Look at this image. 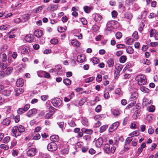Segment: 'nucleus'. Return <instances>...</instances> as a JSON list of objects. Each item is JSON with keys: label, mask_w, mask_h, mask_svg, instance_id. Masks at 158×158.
<instances>
[{"label": "nucleus", "mask_w": 158, "mask_h": 158, "mask_svg": "<svg viewBox=\"0 0 158 158\" xmlns=\"http://www.w3.org/2000/svg\"><path fill=\"white\" fill-rule=\"evenodd\" d=\"M12 135L15 137H17L20 135L22 133L25 131V128L23 126L20 125L19 127L15 126L12 129Z\"/></svg>", "instance_id": "nucleus-1"}, {"label": "nucleus", "mask_w": 158, "mask_h": 158, "mask_svg": "<svg viewBox=\"0 0 158 158\" xmlns=\"http://www.w3.org/2000/svg\"><path fill=\"white\" fill-rule=\"evenodd\" d=\"M117 146V145L114 143L112 145V147H110L108 144H106L104 145L103 148L106 154L113 153L116 150Z\"/></svg>", "instance_id": "nucleus-2"}, {"label": "nucleus", "mask_w": 158, "mask_h": 158, "mask_svg": "<svg viewBox=\"0 0 158 158\" xmlns=\"http://www.w3.org/2000/svg\"><path fill=\"white\" fill-rule=\"evenodd\" d=\"M135 80L137 81L138 84L140 85H145L147 82L145 76L144 75H139L135 77Z\"/></svg>", "instance_id": "nucleus-3"}, {"label": "nucleus", "mask_w": 158, "mask_h": 158, "mask_svg": "<svg viewBox=\"0 0 158 158\" xmlns=\"http://www.w3.org/2000/svg\"><path fill=\"white\" fill-rule=\"evenodd\" d=\"M51 102L54 106L59 107L62 105V101L59 98H56L52 99Z\"/></svg>", "instance_id": "nucleus-4"}, {"label": "nucleus", "mask_w": 158, "mask_h": 158, "mask_svg": "<svg viewBox=\"0 0 158 158\" xmlns=\"http://www.w3.org/2000/svg\"><path fill=\"white\" fill-rule=\"evenodd\" d=\"M36 148L34 147L27 148L26 151L27 156H33L36 153Z\"/></svg>", "instance_id": "nucleus-5"}, {"label": "nucleus", "mask_w": 158, "mask_h": 158, "mask_svg": "<svg viewBox=\"0 0 158 158\" xmlns=\"http://www.w3.org/2000/svg\"><path fill=\"white\" fill-rule=\"evenodd\" d=\"M57 147L56 143L52 142L48 144L47 149L48 151H55L57 149Z\"/></svg>", "instance_id": "nucleus-6"}, {"label": "nucleus", "mask_w": 158, "mask_h": 158, "mask_svg": "<svg viewBox=\"0 0 158 158\" xmlns=\"http://www.w3.org/2000/svg\"><path fill=\"white\" fill-rule=\"evenodd\" d=\"M119 125V123L118 122H116L112 124L110 127L109 129V131L110 132H113L115 130Z\"/></svg>", "instance_id": "nucleus-7"}, {"label": "nucleus", "mask_w": 158, "mask_h": 158, "mask_svg": "<svg viewBox=\"0 0 158 158\" xmlns=\"http://www.w3.org/2000/svg\"><path fill=\"white\" fill-rule=\"evenodd\" d=\"M52 111H50L49 112L47 113L45 115L44 117L46 119H49L54 114L56 109L53 107H52Z\"/></svg>", "instance_id": "nucleus-8"}, {"label": "nucleus", "mask_w": 158, "mask_h": 158, "mask_svg": "<svg viewBox=\"0 0 158 158\" xmlns=\"http://www.w3.org/2000/svg\"><path fill=\"white\" fill-rule=\"evenodd\" d=\"M37 113L36 109L33 108L29 110L27 113V115L29 117L35 115Z\"/></svg>", "instance_id": "nucleus-9"}, {"label": "nucleus", "mask_w": 158, "mask_h": 158, "mask_svg": "<svg viewBox=\"0 0 158 158\" xmlns=\"http://www.w3.org/2000/svg\"><path fill=\"white\" fill-rule=\"evenodd\" d=\"M103 142V139L101 137L99 138L96 141V145L98 148L100 147L102 144Z\"/></svg>", "instance_id": "nucleus-10"}, {"label": "nucleus", "mask_w": 158, "mask_h": 158, "mask_svg": "<svg viewBox=\"0 0 158 158\" xmlns=\"http://www.w3.org/2000/svg\"><path fill=\"white\" fill-rule=\"evenodd\" d=\"M58 7V5L53 4L48 6V9L50 11H53L57 10Z\"/></svg>", "instance_id": "nucleus-11"}, {"label": "nucleus", "mask_w": 158, "mask_h": 158, "mask_svg": "<svg viewBox=\"0 0 158 158\" xmlns=\"http://www.w3.org/2000/svg\"><path fill=\"white\" fill-rule=\"evenodd\" d=\"M34 37L31 34L27 35L25 37V40L26 41L28 42H31L33 41Z\"/></svg>", "instance_id": "nucleus-12"}, {"label": "nucleus", "mask_w": 158, "mask_h": 158, "mask_svg": "<svg viewBox=\"0 0 158 158\" xmlns=\"http://www.w3.org/2000/svg\"><path fill=\"white\" fill-rule=\"evenodd\" d=\"M10 118H7L2 121L1 124L4 125L8 126L10 123Z\"/></svg>", "instance_id": "nucleus-13"}, {"label": "nucleus", "mask_w": 158, "mask_h": 158, "mask_svg": "<svg viewBox=\"0 0 158 158\" xmlns=\"http://www.w3.org/2000/svg\"><path fill=\"white\" fill-rule=\"evenodd\" d=\"M16 85L17 87H22L23 85V81L22 78L18 79L16 82Z\"/></svg>", "instance_id": "nucleus-14"}, {"label": "nucleus", "mask_w": 158, "mask_h": 158, "mask_svg": "<svg viewBox=\"0 0 158 158\" xmlns=\"http://www.w3.org/2000/svg\"><path fill=\"white\" fill-rule=\"evenodd\" d=\"M13 68L12 67H7L4 71L5 74L9 75L12 72Z\"/></svg>", "instance_id": "nucleus-15"}, {"label": "nucleus", "mask_w": 158, "mask_h": 158, "mask_svg": "<svg viewBox=\"0 0 158 158\" xmlns=\"http://www.w3.org/2000/svg\"><path fill=\"white\" fill-rule=\"evenodd\" d=\"M55 71L56 72L58 75H61L62 74V69L61 66L60 65H57L55 67Z\"/></svg>", "instance_id": "nucleus-16"}, {"label": "nucleus", "mask_w": 158, "mask_h": 158, "mask_svg": "<svg viewBox=\"0 0 158 158\" xmlns=\"http://www.w3.org/2000/svg\"><path fill=\"white\" fill-rule=\"evenodd\" d=\"M102 19V16L101 15L97 14L95 15L94 19L96 22L97 23H100Z\"/></svg>", "instance_id": "nucleus-17"}, {"label": "nucleus", "mask_w": 158, "mask_h": 158, "mask_svg": "<svg viewBox=\"0 0 158 158\" xmlns=\"http://www.w3.org/2000/svg\"><path fill=\"white\" fill-rule=\"evenodd\" d=\"M85 56L84 55H79L77 57V61L80 63H82L85 61Z\"/></svg>", "instance_id": "nucleus-18"}, {"label": "nucleus", "mask_w": 158, "mask_h": 158, "mask_svg": "<svg viewBox=\"0 0 158 158\" xmlns=\"http://www.w3.org/2000/svg\"><path fill=\"white\" fill-rule=\"evenodd\" d=\"M34 35L37 37H40L42 35V31L40 30H36L34 32Z\"/></svg>", "instance_id": "nucleus-19"}, {"label": "nucleus", "mask_w": 158, "mask_h": 158, "mask_svg": "<svg viewBox=\"0 0 158 158\" xmlns=\"http://www.w3.org/2000/svg\"><path fill=\"white\" fill-rule=\"evenodd\" d=\"M50 139L53 142H57L59 139V136L57 135H53L50 136Z\"/></svg>", "instance_id": "nucleus-20"}, {"label": "nucleus", "mask_w": 158, "mask_h": 158, "mask_svg": "<svg viewBox=\"0 0 158 158\" xmlns=\"http://www.w3.org/2000/svg\"><path fill=\"white\" fill-rule=\"evenodd\" d=\"M125 18L127 20H131L133 17L132 14L130 12H127L124 14Z\"/></svg>", "instance_id": "nucleus-21"}, {"label": "nucleus", "mask_w": 158, "mask_h": 158, "mask_svg": "<svg viewBox=\"0 0 158 158\" xmlns=\"http://www.w3.org/2000/svg\"><path fill=\"white\" fill-rule=\"evenodd\" d=\"M24 90L22 88H17L15 90V96H19L20 94H22Z\"/></svg>", "instance_id": "nucleus-22"}, {"label": "nucleus", "mask_w": 158, "mask_h": 158, "mask_svg": "<svg viewBox=\"0 0 158 158\" xmlns=\"http://www.w3.org/2000/svg\"><path fill=\"white\" fill-rule=\"evenodd\" d=\"M138 97V94L136 92H134L132 93L130 98L131 101L135 100Z\"/></svg>", "instance_id": "nucleus-23"}, {"label": "nucleus", "mask_w": 158, "mask_h": 158, "mask_svg": "<svg viewBox=\"0 0 158 158\" xmlns=\"http://www.w3.org/2000/svg\"><path fill=\"white\" fill-rule=\"evenodd\" d=\"M71 43L73 46L77 47H79L81 44V43L76 40H72Z\"/></svg>", "instance_id": "nucleus-24"}, {"label": "nucleus", "mask_w": 158, "mask_h": 158, "mask_svg": "<svg viewBox=\"0 0 158 158\" xmlns=\"http://www.w3.org/2000/svg\"><path fill=\"white\" fill-rule=\"evenodd\" d=\"M81 122L83 125L85 126L86 127L88 126L89 125L88 120L85 118H82L81 120Z\"/></svg>", "instance_id": "nucleus-25"}, {"label": "nucleus", "mask_w": 158, "mask_h": 158, "mask_svg": "<svg viewBox=\"0 0 158 158\" xmlns=\"http://www.w3.org/2000/svg\"><path fill=\"white\" fill-rule=\"evenodd\" d=\"M151 103L152 101L151 100H149L148 99L146 98H145L143 99V103L145 106H148L151 104Z\"/></svg>", "instance_id": "nucleus-26"}, {"label": "nucleus", "mask_w": 158, "mask_h": 158, "mask_svg": "<svg viewBox=\"0 0 158 158\" xmlns=\"http://www.w3.org/2000/svg\"><path fill=\"white\" fill-rule=\"evenodd\" d=\"M82 131H84V132L87 134L91 135L92 134L93 131L91 129H85L83 128L81 129Z\"/></svg>", "instance_id": "nucleus-27"}, {"label": "nucleus", "mask_w": 158, "mask_h": 158, "mask_svg": "<svg viewBox=\"0 0 158 158\" xmlns=\"http://www.w3.org/2000/svg\"><path fill=\"white\" fill-rule=\"evenodd\" d=\"M8 67L7 63L1 62L0 63V68L1 69L4 70Z\"/></svg>", "instance_id": "nucleus-28"}, {"label": "nucleus", "mask_w": 158, "mask_h": 158, "mask_svg": "<svg viewBox=\"0 0 158 158\" xmlns=\"http://www.w3.org/2000/svg\"><path fill=\"white\" fill-rule=\"evenodd\" d=\"M44 7V6L43 5L40 6L36 8L35 10V13H38L40 12L42 9Z\"/></svg>", "instance_id": "nucleus-29"}, {"label": "nucleus", "mask_w": 158, "mask_h": 158, "mask_svg": "<svg viewBox=\"0 0 158 158\" xmlns=\"http://www.w3.org/2000/svg\"><path fill=\"white\" fill-rule=\"evenodd\" d=\"M126 44L131 45L134 42V40L133 39L131 38H126Z\"/></svg>", "instance_id": "nucleus-30"}, {"label": "nucleus", "mask_w": 158, "mask_h": 158, "mask_svg": "<svg viewBox=\"0 0 158 158\" xmlns=\"http://www.w3.org/2000/svg\"><path fill=\"white\" fill-rule=\"evenodd\" d=\"M114 61L113 59L110 58L108 59L107 61V64L109 67H112L114 65Z\"/></svg>", "instance_id": "nucleus-31"}, {"label": "nucleus", "mask_w": 158, "mask_h": 158, "mask_svg": "<svg viewBox=\"0 0 158 158\" xmlns=\"http://www.w3.org/2000/svg\"><path fill=\"white\" fill-rule=\"evenodd\" d=\"M11 92L10 90L9 89H6L4 90V91H3L2 94L4 96H8L10 94Z\"/></svg>", "instance_id": "nucleus-32"}, {"label": "nucleus", "mask_w": 158, "mask_h": 158, "mask_svg": "<svg viewBox=\"0 0 158 158\" xmlns=\"http://www.w3.org/2000/svg\"><path fill=\"white\" fill-rule=\"evenodd\" d=\"M87 100V98L84 97L82 98L79 102V105L81 106L83 105Z\"/></svg>", "instance_id": "nucleus-33"}, {"label": "nucleus", "mask_w": 158, "mask_h": 158, "mask_svg": "<svg viewBox=\"0 0 158 158\" xmlns=\"http://www.w3.org/2000/svg\"><path fill=\"white\" fill-rule=\"evenodd\" d=\"M29 48L27 47H25L22 48L21 51L22 53L25 54L28 52Z\"/></svg>", "instance_id": "nucleus-34"}, {"label": "nucleus", "mask_w": 158, "mask_h": 158, "mask_svg": "<svg viewBox=\"0 0 158 158\" xmlns=\"http://www.w3.org/2000/svg\"><path fill=\"white\" fill-rule=\"evenodd\" d=\"M140 89L142 92L145 93H148L149 91V90L148 89L144 86L141 87Z\"/></svg>", "instance_id": "nucleus-35"}, {"label": "nucleus", "mask_w": 158, "mask_h": 158, "mask_svg": "<svg viewBox=\"0 0 158 158\" xmlns=\"http://www.w3.org/2000/svg\"><path fill=\"white\" fill-rule=\"evenodd\" d=\"M10 116L12 118H15V122L16 123H18L20 120V116L19 115H17L15 117L13 115H12V116Z\"/></svg>", "instance_id": "nucleus-36"}, {"label": "nucleus", "mask_w": 158, "mask_h": 158, "mask_svg": "<svg viewBox=\"0 0 158 158\" xmlns=\"http://www.w3.org/2000/svg\"><path fill=\"white\" fill-rule=\"evenodd\" d=\"M126 50L127 53L131 54H132L134 51L132 48L130 46H128L127 48H126Z\"/></svg>", "instance_id": "nucleus-37"}, {"label": "nucleus", "mask_w": 158, "mask_h": 158, "mask_svg": "<svg viewBox=\"0 0 158 158\" xmlns=\"http://www.w3.org/2000/svg\"><path fill=\"white\" fill-rule=\"evenodd\" d=\"M127 60L126 56H123L120 57L119 58V61L121 63H124Z\"/></svg>", "instance_id": "nucleus-38"}, {"label": "nucleus", "mask_w": 158, "mask_h": 158, "mask_svg": "<svg viewBox=\"0 0 158 158\" xmlns=\"http://www.w3.org/2000/svg\"><path fill=\"white\" fill-rule=\"evenodd\" d=\"M64 83L66 85H69L71 84V81L68 78L64 79Z\"/></svg>", "instance_id": "nucleus-39"}, {"label": "nucleus", "mask_w": 158, "mask_h": 158, "mask_svg": "<svg viewBox=\"0 0 158 158\" xmlns=\"http://www.w3.org/2000/svg\"><path fill=\"white\" fill-rule=\"evenodd\" d=\"M62 153L64 154H67L69 152V149L67 146L64 149H61Z\"/></svg>", "instance_id": "nucleus-40"}, {"label": "nucleus", "mask_w": 158, "mask_h": 158, "mask_svg": "<svg viewBox=\"0 0 158 158\" xmlns=\"http://www.w3.org/2000/svg\"><path fill=\"white\" fill-rule=\"evenodd\" d=\"M91 61L94 64H97L99 62V60L97 57L93 58Z\"/></svg>", "instance_id": "nucleus-41"}, {"label": "nucleus", "mask_w": 158, "mask_h": 158, "mask_svg": "<svg viewBox=\"0 0 158 158\" xmlns=\"http://www.w3.org/2000/svg\"><path fill=\"white\" fill-rule=\"evenodd\" d=\"M84 11L86 13H89L91 11V8L88 6H85L84 7Z\"/></svg>", "instance_id": "nucleus-42"}, {"label": "nucleus", "mask_w": 158, "mask_h": 158, "mask_svg": "<svg viewBox=\"0 0 158 158\" xmlns=\"http://www.w3.org/2000/svg\"><path fill=\"white\" fill-rule=\"evenodd\" d=\"M108 126L106 125H103L100 128V133L103 132L107 128Z\"/></svg>", "instance_id": "nucleus-43"}, {"label": "nucleus", "mask_w": 158, "mask_h": 158, "mask_svg": "<svg viewBox=\"0 0 158 158\" xmlns=\"http://www.w3.org/2000/svg\"><path fill=\"white\" fill-rule=\"evenodd\" d=\"M139 135V132L137 131H134L130 134V135L131 137L137 136Z\"/></svg>", "instance_id": "nucleus-44"}, {"label": "nucleus", "mask_w": 158, "mask_h": 158, "mask_svg": "<svg viewBox=\"0 0 158 158\" xmlns=\"http://www.w3.org/2000/svg\"><path fill=\"white\" fill-rule=\"evenodd\" d=\"M123 68V66L121 64H119L117 67L116 68L117 70V73L118 74L122 70Z\"/></svg>", "instance_id": "nucleus-45"}, {"label": "nucleus", "mask_w": 158, "mask_h": 158, "mask_svg": "<svg viewBox=\"0 0 158 158\" xmlns=\"http://www.w3.org/2000/svg\"><path fill=\"white\" fill-rule=\"evenodd\" d=\"M95 78L94 77H89L85 79V82L86 83H89L93 81L94 79Z\"/></svg>", "instance_id": "nucleus-46"}, {"label": "nucleus", "mask_w": 158, "mask_h": 158, "mask_svg": "<svg viewBox=\"0 0 158 158\" xmlns=\"http://www.w3.org/2000/svg\"><path fill=\"white\" fill-rule=\"evenodd\" d=\"M40 135L39 133H37L33 136V139L34 140H37L40 139Z\"/></svg>", "instance_id": "nucleus-47"}, {"label": "nucleus", "mask_w": 158, "mask_h": 158, "mask_svg": "<svg viewBox=\"0 0 158 158\" xmlns=\"http://www.w3.org/2000/svg\"><path fill=\"white\" fill-rule=\"evenodd\" d=\"M9 27V25L6 24L0 26V30L4 31L6 30V28H8Z\"/></svg>", "instance_id": "nucleus-48"}, {"label": "nucleus", "mask_w": 158, "mask_h": 158, "mask_svg": "<svg viewBox=\"0 0 158 158\" xmlns=\"http://www.w3.org/2000/svg\"><path fill=\"white\" fill-rule=\"evenodd\" d=\"M157 16V14H156L154 13H151L148 16V17L149 19H153L155 17Z\"/></svg>", "instance_id": "nucleus-49"}, {"label": "nucleus", "mask_w": 158, "mask_h": 158, "mask_svg": "<svg viewBox=\"0 0 158 158\" xmlns=\"http://www.w3.org/2000/svg\"><path fill=\"white\" fill-rule=\"evenodd\" d=\"M1 148L5 150H7L9 149V146L5 144H2L0 145Z\"/></svg>", "instance_id": "nucleus-50"}, {"label": "nucleus", "mask_w": 158, "mask_h": 158, "mask_svg": "<svg viewBox=\"0 0 158 158\" xmlns=\"http://www.w3.org/2000/svg\"><path fill=\"white\" fill-rule=\"evenodd\" d=\"M120 113V112L118 110H115L113 111V114L114 116H118Z\"/></svg>", "instance_id": "nucleus-51"}, {"label": "nucleus", "mask_w": 158, "mask_h": 158, "mask_svg": "<svg viewBox=\"0 0 158 158\" xmlns=\"http://www.w3.org/2000/svg\"><path fill=\"white\" fill-rule=\"evenodd\" d=\"M133 37L136 40H137L139 38L138 32L136 31H135L132 34Z\"/></svg>", "instance_id": "nucleus-52"}, {"label": "nucleus", "mask_w": 158, "mask_h": 158, "mask_svg": "<svg viewBox=\"0 0 158 158\" xmlns=\"http://www.w3.org/2000/svg\"><path fill=\"white\" fill-rule=\"evenodd\" d=\"M156 32V31L155 30L152 29L149 31L150 36L152 37L154 35H155V33Z\"/></svg>", "instance_id": "nucleus-53"}, {"label": "nucleus", "mask_w": 158, "mask_h": 158, "mask_svg": "<svg viewBox=\"0 0 158 158\" xmlns=\"http://www.w3.org/2000/svg\"><path fill=\"white\" fill-rule=\"evenodd\" d=\"M155 110V107L153 105H151L149 107L148 110L149 112H153Z\"/></svg>", "instance_id": "nucleus-54"}, {"label": "nucleus", "mask_w": 158, "mask_h": 158, "mask_svg": "<svg viewBox=\"0 0 158 158\" xmlns=\"http://www.w3.org/2000/svg\"><path fill=\"white\" fill-rule=\"evenodd\" d=\"M122 34L121 32H118L115 34L116 37L117 39H120L122 37Z\"/></svg>", "instance_id": "nucleus-55"}, {"label": "nucleus", "mask_w": 158, "mask_h": 158, "mask_svg": "<svg viewBox=\"0 0 158 158\" xmlns=\"http://www.w3.org/2000/svg\"><path fill=\"white\" fill-rule=\"evenodd\" d=\"M134 1L135 0H126L125 2L127 6H129L132 4Z\"/></svg>", "instance_id": "nucleus-56"}, {"label": "nucleus", "mask_w": 158, "mask_h": 158, "mask_svg": "<svg viewBox=\"0 0 158 158\" xmlns=\"http://www.w3.org/2000/svg\"><path fill=\"white\" fill-rule=\"evenodd\" d=\"M67 28H64L61 27H59L58 28V31L60 32H63L64 31L66 30Z\"/></svg>", "instance_id": "nucleus-57"}, {"label": "nucleus", "mask_w": 158, "mask_h": 158, "mask_svg": "<svg viewBox=\"0 0 158 158\" xmlns=\"http://www.w3.org/2000/svg\"><path fill=\"white\" fill-rule=\"evenodd\" d=\"M50 42L53 44H56L58 43V40L56 39L53 38L51 40Z\"/></svg>", "instance_id": "nucleus-58"}, {"label": "nucleus", "mask_w": 158, "mask_h": 158, "mask_svg": "<svg viewBox=\"0 0 158 158\" xmlns=\"http://www.w3.org/2000/svg\"><path fill=\"white\" fill-rule=\"evenodd\" d=\"M132 140V139L131 137H128L125 140V143L129 144Z\"/></svg>", "instance_id": "nucleus-59"}, {"label": "nucleus", "mask_w": 158, "mask_h": 158, "mask_svg": "<svg viewBox=\"0 0 158 158\" xmlns=\"http://www.w3.org/2000/svg\"><path fill=\"white\" fill-rule=\"evenodd\" d=\"M81 21L82 23L84 25H86L87 23V22L86 19L85 18H82L81 19Z\"/></svg>", "instance_id": "nucleus-60"}, {"label": "nucleus", "mask_w": 158, "mask_h": 158, "mask_svg": "<svg viewBox=\"0 0 158 158\" xmlns=\"http://www.w3.org/2000/svg\"><path fill=\"white\" fill-rule=\"evenodd\" d=\"M10 138L9 136L6 137L4 138L3 140V142L5 143H6L10 141Z\"/></svg>", "instance_id": "nucleus-61"}, {"label": "nucleus", "mask_w": 158, "mask_h": 158, "mask_svg": "<svg viewBox=\"0 0 158 158\" xmlns=\"http://www.w3.org/2000/svg\"><path fill=\"white\" fill-rule=\"evenodd\" d=\"M68 123L69 125L71 127H74L76 125L74 121L73 120L69 121Z\"/></svg>", "instance_id": "nucleus-62"}, {"label": "nucleus", "mask_w": 158, "mask_h": 158, "mask_svg": "<svg viewBox=\"0 0 158 158\" xmlns=\"http://www.w3.org/2000/svg\"><path fill=\"white\" fill-rule=\"evenodd\" d=\"M102 106L100 105H98L96 108L95 110L97 112H100L101 110Z\"/></svg>", "instance_id": "nucleus-63"}, {"label": "nucleus", "mask_w": 158, "mask_h": 158, "mask_svg": "<svg viewBox=\"0 0 158 158\" xmlns=\"http://www.w3.org/2000/svg\"><path fill=\"white\" fill-rule=\"evenodd\" d=\"M30 107V105L29 104H26L24 107L23 109V110L24 111H27L29 108Z\"/></svg>", "instance_id": "nucleus-64"}]
</instances>
